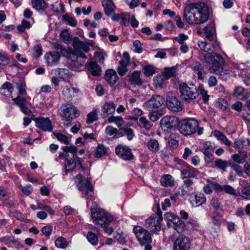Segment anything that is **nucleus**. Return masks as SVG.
<instances>
[{"label": "nucleus", "instance_id": "1", "mask_svg": "<svg viewBox=\"0 0 250 250\" xmlns=\"http://www.w3.org/2000/svg\"><path fill=\"white\" fill-rule=\"evenodd\" d=\"M183 19L189 24H201L209 19V9L204 2L187 4L184 9Z\"/></svg>", "mask_w": 250, "mask_h": 250}, {"label": "nucleus", "instance_id": "2", "mask_svg": "<svg viewBox=\"0 0 250 250\" xmlns=\"http://www.w3.org/2000/svg\"><path fill=\"white\" fill-rule=\"evenodd\" d=\"M180 97L186 104H194L199 96V91L196 86L192 84L182 83L178 87Z\"/></svg>", "mask_w": 250, "mask_h": 250}, {"label": "nucleus", "instance_id": "3", "mask_svg": "<svg viewBox=\"0 0 250 250\" xmlns=\"http://www.w3.org/2000/svg\"><path fill=\"white\" fill-rule=\"evenodd\" d=\"M61 117L64 121L63 125L66 127L72 125V121L78 118L80 112L77 108L70 104H63L61 108Z\"/></svg>", "mask_w": 250, "mask_h": 250}, {"label": "nucleus", "instance_id": "4", "mask_svg": "<svg viewBox=\"0 0 250 250\" xmlns=\"http://www.w3.org/2000/svg\"><path fill=\"white\" fill-rule=\"evenodd\" d=\"M133 232L141 246H145V250H151L150 244L152 239L150 232L146 229L140 226H135L133 229Z\"/></svg>", "mask_w": 250, "mask_h": 250}, {"label": "nucleus", "instance_id": "5", "mask_svg": "<svg viewBox=\"0 0 250 250\" xmlns=\"http://www.w3.org/2000/svg\"><path fill=\"white\" fill-rule=\"evenodd\" d=\"M91 217L94 223L99 227H103L104 225L108 224L112 220L111 216L101 209L96 210L92 209Z\"/></svg>", "mask_w": 250, "mask_h": 250}, {"label": "nucleus", "instance_id": "6", "mask_svg": "<svg viewBox=\"0 0 250 250\" xmlns=\"http://www.w3.org/2000/svg\"><path fill=\"white\" fill-rule=\"evenodd\" d=\"M57 51L46 53L44 56L46 63L48 65L53 66L57 64L60 61V54L63 56L67 53L66 49L60 44L56 46Z\"/></svg>", "mask_w": 250, "mask_h": 250}, {"label": "nucleus", "instance_id": "7", "mask_svg": "<svg viewBox=\"0 0 250 250\" xmlns=\"http://www.w3.org/2000/svg\"><path fill=\"white\" fill-rule=\"evenodd\" d=\"M198 125L199 123L197 120L190 118L183 120L179 130L184 135H190L195 133Z\"/></svg>", "mask_w": 250, "mask_h": 250}, {"label": "nucleus", "instance_id": "8", "mask_svg": "<svg viewBox=\"0 0 250 250\" xmlns=\"http://www.w3.org/2000/svg\"><path fill=\"white\" fill-rule=\"evenodd\" d=\"M77 186L80 191H85L84 194L88 196L89 191L93 192L94 188L90 179H84L81 174H78L75 177Z\"/></svg>", "mask_w": 250, "mask_h": 250}, {"label": "nucleus", "instance_id": "9", "mask_svg": "<svg viewBox=\"0 0 250 250\" xmlns=\"http://www.w3.org/2000/svg\"><path fill=\"white\" fill-rule=\"evenodd\" d=\"M166 104L167 108L173 112H179L182 110L181 102L172 92H168L167 94Z\"/></svg>", "mask_w": 250, "mask_h": 250}, {"label": "nucleus", "instance_id": "10", "mask_svg": "<svg viewBox=\"0 0 250 250\" xmlns=\"http://www.w3.org/2000/svg\"><path fill=\"white\" fill-rule=\"evenodd\" d=\"M191 241L188 237L181 234L179 235L173 245V250H189Z\"/></svg>", "mask_w": 250, "mask_h": 250}, {"label": "nucleus", "instance_id": "11", "mask_svg": "<svg viewBox=\"0 0 250 250\" xmlns=\"http://www.w3.org/2000/svg\"><path fill=\"white\" fill-rule=\"evenodd\" d=\"M116 155L121 159L125 161H130L134 159L131 149L127 146L119 145L115 148Z\"/></svg>", "mask_w": 250, "mask_h": 250}, {"label": "nucleus", "instance_id": "12", "mask_svg": "<svg viewBox=\"0 0 250 250\" xmlns=\"http://www.w3.org/2000/svg\"><path fill=\"white\" fill-rule=\"evenodd\" d=\"M86 59V56L82 52L70 54L68 63L72 67L79 68L83 65Z\"/></svg>", "mask_w": 250, "mask_h": 250}, {"label": "nucleus", "instance_id": "13", "mask_svg": "<svg viewBox=\"0 0 250 250\" xmlns=\"http://www.w3.org/2000/svg\"><path fill=\"white\" fill-rule=\"evenodd\" d=\"M164 103L163 97L160 95H153L145 104L146 108L149 111L158 110Z\"/></svg>", "mask_w": 250, "mask_h": 250}, {"label": "nucleus", "instance_id": "14", "mask_svg": "<svg viewBox=\"0 0 250 250\" xmlns=\"http://www.w3.org/2000/svg\"><path fill=\"white\" fill-rule=\"evenodd\" d=\"M59 158L63 160H65V174H67L68 172L72 171L75 168L76 165V161L75 155L69 156L68 154H64L62 152H60Z\"/></svg>", "mask_w": 250, "mask_h": 250}, {"label": "nucleus", "instance_id": "15", "mask_svg": "<svg viewBox=\"0 0 250 250\" xmlns=\"http://www.w3.org/2000/svg\"><path fill=\"white\" fill-rule=\"evenodd\" d=\"M145 226L147 230L153 233H157L161 229V222L159 219L150 216L146 220Z\"/></svg>", "mask_w": 250, "mask_h": 250}, {"label": "nucleus", "instance_id": "16", "mask_svg": "<svg viewBox=\"0 0 250 250\" xmlns=\"http://www.w3.org/2000/svg\"><path fill=\"white\" fill-rule=\"evenodd\" d=\"M36 126L43 131H51L53 130V126L49 118L42 117L36 118L34 119Z\"/></svg>", "mask_w": 250, "mask_h": 250}, {"label": "nucleus", "instance_id": "17", "mask_svg": "<svg viewBox=\"0 0 250 250\" xmlns=\"http://www.w3.org/2000/svg\"><path fill=\"white\" fill-rule=\"evenodd\" d=\"M198 44L202 50L208 53H212L220 48L219 42L216 41H214L212 43H208L206 40L200 41Z\"/></svg>", "mask_w": 250, "mask_h": 250}, {"label": "nucleus", "instance_id": "18", "mask_svg": "<svg viewBox=\"0 0 250 250\" xmlns=\"http://www.w3.org/2000/svg\"><path fill=\"white\" fill-rule=\"evenodd\" d=\"M189 200L192 206L197 207L205 203L207 199L203 193L193 192L190 195Z\"/></svg>", "mask_w": 250, "mask_h": 250}, {"label": "nucleus", "instance_id": "19", "mask_svg": "<svg viewBox=\"0 0 250 250\" xmlns=\"http://www.w3.org/2000/svg\"><path fill=\"white\" fill-rule=\"evenodd\" d=\"M177 119V118L174 116H166L161 120V126L165 130L166 129L171 130L175 126Z\"/></svg>", "mask_w": 250, "mask_h": 250}, {"label": "nucleus", "instance_id": "20", "mask_svg": "<svg viewBox=\"0 0 250 250\" xmlns=\"http://www.w3.org/2000/svg\"><path fill=\"white\" fill-rule=\"evenodd\" d=\"M224 63L223 57L219 54H215L214 59L212 62V65L209 67V70L213 73L217 74L219 72L220 69L222 68V65Z\"/></svg>", "mask_w": 250, "mask_h": 250}, {"label": "nucleus", "instance_id": "21", "mask_svg": "<svg viewBox=\"0 0 250 250\" xmlns=\"http://www.w3.org/2000/svg\"><path fill=\"white\" fill-rule=\"evenodd\" d=\"M102 4L107 16L109 17L115 13L116 7L112 0H102Z\"/></svg>", "mask_w": 250, "mask_h": 250}, {"label": "nucleus", "instance_id": "22", "mask_svg": "<svg viewBox=\"0 0 250 250\" xmlns=\"http://www.w3.org/2000/svg\"><path fill=\"white\" fill-rule=\"evenodd\" d=\"M116 106L112 102L105 103L103 106L101 116L103 118H105L107 116L112 114L115 112Z\"/></svg>", "mask_w": 250, "mask_h": 250}, {"label": "nucleus", "instance_id": "23", "mask_svg": "<svg viewBox=\"0 0 250 250\" xmlns=\"http://www.w3.org/2000/svg\"><path fill=\"white\" fill-rule=\"evenodd\" d=\"M79 92L78 88L72 87V86L66 85L62 90V95L67 100L71 99L75 96V94Z\"/></svg>", "mask_w": 250, "mask_h": 250}, {"label": "nucleus", "instance_id": "24", "mask_svg": "<svg viewBox=\"0 0 250 250\" xmlns=\"http://www.w3.org/2000/svg\"><path fill=\"white\" fill-rule=\"evenodd\" d=\"M118 79V76L114 70L108 69L105 71V80L110 85H114Z\"/></svg>", "mask_w": 250, "mask_h": 250}, {"label": "nucleus", "instance_id": "25", "mask_svg": "<svg viewBox=\"0 0 250 250\" xmlns=\"http://www.w3.org/2000/svg\"><path fill=\"white\" fill-rule=\"evenodd\" d=\"M86 67L92 75L99 76L101 75V67L96 62L90 61L86 64Z\"/></svg>", "mask_w": 250, "mask_h": 250}, {"label": "nucleus", "instance_id": "26", "mask_svg": "<svg viewBox=\"0 0 250 250\" xmlns=\"http://www.w3.org/2000/svg\"><path fill=\"white\" fill-rule=\"evenodd\" d=\"M198 170L189 164H187L186 168L181 171L184 178H193L196 176Z\"/></svg>", "mask_w": 250, "mask_h": 250}, {"label": "nucleus", "instance_id": "27", "mask_svg": "<svg viewBox=\"0 0 250 250\" xmlns=\"http://www.w3.org/2000/svg\"><path fill=\"white\" fill-rule=\"evenodd\" d=\"M73 46L76 50H82L85 52H88L90 49L89 44L87 42L80 41L77 37L74 38Z\"/></svg>", "mask_w": 250, "mask_h": 250}, {"label": "nucleus", "instance_id": "28", "mask_svg": "<svg viewBox=\"0 0 250 250\" xmlns=\"http://www.w3.org/2000/svg\"><path fill=\"white\" fill-rule=\"evenodd\" d=\"M206 38L209 41H216L215 28L213 24L207 25L204 27Z\"/></svg>", "mask_w": 250, "mask_h": 250}, {"label": "nucleus", "instance_id": "29", "mask_svg": "<svg viewBox=\"0 0 250 250\" xmlns=\"http://www.w3.org/2000/svg\"><path fill=\"white\" fill-rule=\"evenodd\" d=\"M192 68L195 72H197L198 78L200 80H203V76L207 74V70L204 66L199 62L194 63L192 64Z\"/></svg>", "mask_w": 250, "mask_h": 250}, {"label": "nucleus", "instance_id": "30", "mask_svg": "<svg viewBox=\"0 0 250 250\" xmlns=\"http://www.w3.org/2000/svg\"><path fill=\"white\" fill-rule=\"evenodd\" d=\"M14 90L12 84L9 82H6L2 85L0 89V93L5 97H12V93Z\"/></svg>", "mask_w": 250, "mask_h": 250}, {"label": "nucleus", "instance_id": "31", "mask_svg": "<svg viewBox=\"0 0 250 250\" xmlns=\"http://www.w3.org/2000/svg\"><path fill=\"white\" fill-rule=\"evenodd\" d=\"M56 74L64 81H68L72 76L71 71L64 68H58L56 70Z\"/></svg>", "mask_w": 250, "mask_h": 250}, {"label": "nucleus", "instance_id": "32", "mask_svg": "<svg viewBox=\"0 0 250 250\" xmlns=\"http://www.w3.org/2000/svg\"><path fill=\"white\" fill-rule=\"evenodd\" d=\"M128 82L134 85H141L143 82L140 78V72L138 71H134L129 76Z\"/></svg>", "mask_w": 250, "mask_h": 250}, {"label": "nucleus", "instance_id": "33", "mask_svg": "<svg viewBox=\"0 0 250 250\" xmlns=\"http://www.w3.org/2000/svg\"><path fill=\"white\" fill-rule=\"evenodd\" d=\"M193 182L190 179H187L184 181V185L181 190V196H184L188 192L191 191L193 188Z\"/></svg>", "mask_w": 250, "mask_h": 250}, {"label": "nucleus", "instance_id": "34", "mask_svg": "<svg viewBox=\"0 0 250 250\" xmlns=\"http://www.w3.org/2000/svg\"><path fill=\"white\" fill-rule=\"evenodd\" d=\"M171 227L173 228L178 233H180L184 230L185 224V223L177 216L174 220V222L171 224Z\"/></svg>", "mask_w": 250, "mask_h": 250}, {"label": "nucleus", "instance_id": "35", "mask_svg": "<svg viewBox=\"0 0 250 250\" xmlns=\"http://www.w3.org/2000/svg\"><path fill=\"white\" fill-rule=\"evenodd\" d=\"M105 132L107 135L112 136L114 139L121 137L120 128L117 129L112 126H107L105 128Z\"/></svg>", "mask_w": 250, "mask_h": 250}, {"label": "nucleus", "instance_id": "36", "mask_svg": "<svg viewBox=\"0 0 250 250\" xmlns=\"http://www.w3.org/2000/svg\"><path fill=\"white\" fill-rule=\"evenodd\" d=\"M94 156L97 158H102L107 153L106 148L101 144H99L94 149Z\"/></svg>", "mask_w": 250, "mask_h": 250}, {"label": "nucleus", "instance_id": "37", "mask_svg": "<svg viewBox=\"0 0 250 250\" xmlns=\"http://www.w3.org/2000/svg\"><path fill=\"white\" fill-rule=\"evenodd\" d=\"M161 184L164 187H172L174 185V180L172 176L169 174L164 175L160 180Z\"/></svg>", "mask_w": 250, "mask_h": 250}, {"label": "nucleus", "instance_id": "38", "mask_svg": "<svg viewBox=\"0 0 250 250\" xmlns=\"http://www.w3.org/2000/svg\"><path fill=\"white\" fill-rule=\"evenodd\" d=\"M120 131L121 134V137H122L124 134H125L127 139L129 141L132 140L135 136L133 129L127 126L121 127Z\"/></svg>", "mask_w": 250, "mask_h": 250}, {"label": "nucleus", "instance_id": "39", "mask_svg": "<svg viewBox=\"0 0 250 250\" xmlns=\"http://www.w3.org/2000/svg\"><path fill=\"white\" fill-rule=\"evenodd\" d=\"M214 164L216 167L224 171H226V168L229 166V163L228 161L221 159L215 160Z\"/></svg>", "mask_w": 250, "mask_h": 250}, {"label": "nucleus", "instance_id": "40", "mask_svg": "<svg viewBox=\"0 0 250 250\" xmlns=\"http://www.w3.org/2000/svg\"><path fill=\"white\" fill-rule=\"evenodd\" d=\"M132 65L131 63L125 62L124 61H120L118 66L117 71L119 74L122 76H124L128 71L127 66Z\"/></svg>", "mask_w": 250, "mask_h": 250}, {"label": "nucleus", "instance_id": "41", "mask_svg": "<svg viewBox=\"0 0 250 250\" xmlns=\"http://www.w3.org/2000/svg\"><path fill=\"white\" fill-rule=\"evenodd\" d=\"M32 7L39 11L44 10L46 7V3L43 0H32Z\"/></svg>", "mask_w": 250, "mask_h": 250}, {"label": "nucleus", "instance_id": "42", "mask_svg": "<svg viewBox=\"0 0 250 250\" xmlns=\"http://www.w3.org/2000/svg\"><path fill=\"white\" fill-rule=\"evenodd\" d=\"M147 146L148 148L152 152L156 153L159 150V144L155 139H150L147 142Z\"/></svg>", "mask_w": 250, "mask_h": 250}, {"label": "nucleus", "instance_id": "43", "mask_svg": "<svg viewBox=\"0 0 250 250\" xmlns=\"http://www.w3.org/2000/svg\"><path fill=\"white\" fill-rule=\"evenodd\" d=\"M176 74L175 69L174 67L166 68L162 72L161 74L166 80L169 79L175 76Z\"/></svg>", "mask_w": 250, "mask_h": 250}, {"label": "nucleus", "instance_id": "44", "mask_svg": "<svg viewBox=\"0 0 250 250\" xmlns=\"http://www.w3.org/2000/svg\"><path fill=\"white\" fill-rule=\"evenodd\" d=\"M240 195L243 198L248 199L250 198V184H248L242 188L240 191L238 192V195Z\"/></svg>", "mask_w": 250, "mask_h": 250}, {"label": "nucleus", "instance_id": "45", "mask_svg": "<svg viewBox=\"0 0 250 250\" xmlns=\"http://www.w3.org/2000/svg\"><path fill=\"white\" fill-rule=\"evenodd\" d=\"M214 136L215 137H216L218 140H220L223 142L226 146H229L230 145L231 142L221 132L218 130H215L214 131Z\"/></svg>", "mask_w": 250, "mask_h": 250}, {"label": "nucleus", "instance_id": "46", "mask_svg": "<svg viewBox=\"0 0 250 250\" xmlns=\"http://www.w3.org/2000/svg\"><path fill=\"white\" fill-rule=\"evenodd\" d=\"M108 123H115L118 127H120L124 124L123 118L121 116H112L108 119Z\"/></svg>", "mask_w": 250, "mask_h": 250}, {"label": "nucleus", "instance_id": "47", "mask_svg": "<svg viewBox=\"0 0 250 250\" xmlns=\"http://www.w3.org/2000/svg\"><path fill=\"white\" fill-rule=\"evenodd\" d=\"M177 217V215L171 212H167L164 214V219L167 222V225L168 227L171 226V224Z\"/></svg>", "mask_w": 250, "mask_h": 250}, {"label": "nucleus", "instance_id": "48", "mask_svg": "<svg viewBox=\"0 0 250 250\" xmlns=\"http://www.w3.org/2000/svg\"><path fill=\"white\" fill-rule=\"evenodd\" d=\"M88 241L93 246H96L98 242V238L95 233L89 231L86 236Z\"/></svg>", "mask_w": 250, "mask_h": 250}, {"label": "nucleus", "instance_id": "49", "mask_svg": "<svg viewBox=\"0 0 250 250\" xmlns=\"http://www.w3.org/2000/svg\"><path fill=\"white\" fill-rule=\"evenodd\" d=\"M138 125L141 127L145 128L146 129H150L152 125V124L144 117H140L139 119Z\"/></svg>", "mask_w": 250, "mask_h": 250}, {"label": "nucleus", "instance_id": "50", "mask_svg": "<svg viewBox=\"0 0 250 250\" xmlns=\"http://www.w3.org/2000/svg\"><path fill=\"white\" fill-rule=\"evenodd\" d=\"M165 80V79L162 76L161 74L156 76L153 78L154 83L157 88H162L163 87L164 82Z\"/></svg>", "mask_w": 250, "mask_h": 250}, {"label": "nucleus", "instance_id": "51", "mask_svg": "<svg viewBox=\"0 0 250 250\" xmlns=\"http://www.w3.org/2000/svg\"><path fill=\"white\" fill-rule=\"evenodd\" d=\"M201 151L205 155V161L206 163L208 164L213 161L214 156L212 154L213 152L208 151L205 149H201Z\"/></svg>", "mask_w": 250, "mask_h": 250}, {"label": "nucleus", "instance_id": "52", "mask_svg": "<svg viewBox=\"0 0 250 250\" xmlns=\"http://www.w3.org/2000/svg\"><path fill=\"white\" fill-rule=\"evenodd\" d=\"M215 105L218 108L224 111L227 108L228 104L224 99L219 98L216 102Z\"/></svg>", "mask_w": 250, "mask_h": 250}, {"label": "nucleus", "instance_id": "53", "mask_svg": "<svg viewBox=\"0 0 250 250\" xmlns=\"http://www.w3.org/2000/svg\"><path fill=\"white\" fill-rule=\"evenodd\" d=\"M98 120L97 114L96 110H93L87 115L86 123L88 125L92 124Z\"/></svg>", "mask_w": 250, "mask_h": 250}, {"label": "nucleus", "instance_id": "54", "mask_svg": "<svg viewBox=\"0 0 250 250\" xmlns=\"http://www.w3.org/2000/svg\"><path fill=\"white\" fill-rule=\"evenodd\" d=\"M59 7L56 5L55 4H51L50 8L52 11L55 13H62L64 12V7L62 2L61 1L59 4Z\"/></svg>", "mask_w": 250, "mask_h": 250}, {"label": "nucleus", "instance_id": "55", "mask_svg": "<svg viewBox=\"0 0 250 250\" xmlns=\"http://www.w3.org/2000/svg\"><path fill=\"white\" fill-rule=\"evenodd\" d=\"M247 157L246 154H243L242 156L238 154H234L231 155V158L234 162L238 164H243L246 160Z\"/></svg>", "mask_w": 250, "mask_h": 250}, {"label": "nucleus", "instance_id": "56", "mask_svg": "<svg viewBox=\"0 0 250 250\" xmlns=\"http://www.w3.org/2000/svg\"><path fill=\"white\" fill-rule=\"evenodd\" d=\"M55 244L57 248L61 249H64L67 246L66 240L62 237L58 238L55 241Z\"/></svg>", "mask_w": 250, "mask_h": 250}, {"label": "nucleus", "instance_id": "57", "mask_svg": "<svg viewBox=\"0 0 250 250\" xmlns=\"http://www.w3.org/2000/svg\"><path fill=\"white\" fill-rule=\"evenodd\" d=\"M12 100L20 108L26 104L27 100L25 98L21 97L20 96H17L15 98H13Z\"/></svg>", "mask_w": 250, "mask_h": 250}, {"label": "nucleus", "instance_id": "58", "mask_svg": "<svg viewBox=\"0 0 250 250\" xmlns=\"http://www.w3.org/2000/svg\"><path fill=\"white\" fill-rule=\"evenodd\" d=\"M30 27L31 24L30 22L25 20H23L21 21V24H19L17 26V29L19 31L23 32L26 29H28Z\"/></svg>", "mask_w": 250, "mask_h": 250}, {"label": "nucleus", "instance_id": "59", "mask_svg": "<svg viewBox=\"0 0 250 250\" xmlns=\"http://www.w3.org/2000/svg\"><path fill=\"white\" fill-rule=\"evenodd\" d=\"M168 144L170 146L173 148H177L178 146V140L176 139V136L174 134L170 135L168 140Z\"/></svg>", "mask_w": 250, "mask_h": 250}, {"label": "nucleus", "instance_id": "60", "mask_svg": "<svg viewBox=\"0 0 250 250\" xmlns=\"http://www.w3.org/2000/svg\"><path fill=\"white\" fill-rule=\"evenodd\" d=\"M95 59L99 62L103 63L105 58L107 57L106 53L102 51H97L95 53Z\"/></svg>", "mask_w": 250, "mask_h": 250}, {"label": "nucleus", "instance_id": "61", "mask_svg": "<svg viewBox=\"0 0 250 250\" xmlns=\"http://www.w3.org/2000/svg\"><path fill=\"white\" fill-rule=\"evenodd\" d=\"M14 237L13 236H4L0 239V241L4 243V244L9 247H13V242Z\"/></svg>", "mask_w": 250, "mask_h": 250}, {"label": "nucleus", "instance_id": "62", "mask_svg": "<svg viewBox=\"0 0 250 250\" xmlns=\"http://www.w3.org/2000/svg\"><path fill=\"white\" fill-rule=\"evenodd\" d=\"M223 190L227 193L232 195L237 196L238 192L236 190L231 186L229 185H224Z\"/></svg>", "mask_w": 250, "mask_h": 250}, {"label": "nucleus", "instance_id": "63", "mask_svg": "<svg viewBox=\"0 0 250 250\" xmlns=\"http://www.w3.org/2000/svg\"><path fill=\"white\" fill-rule=\"evenodd\" d=\"M198 90L199 91V95L200 94L202 96L204 102L205 103H207L209 98V95L208 94V91L202 87H199Z\"/></svg>", "mask_w": 250, "mask_h": 250}, {"label": "nucleus", "instance_id": "64", "mask_svg": "<svg viewBox=\"0 0 250 250\" xmlns=\"http://www.w3.org/2000/svg\"><path fill=\"white\" fill-rule=\"evenodd\" d=\"M144 70L145 75L147 77L153 74L155 72L154 67L150 65L145 66Z\"/></svg>", "mask_w": 250, "mask_h": 250}]
</instances>
